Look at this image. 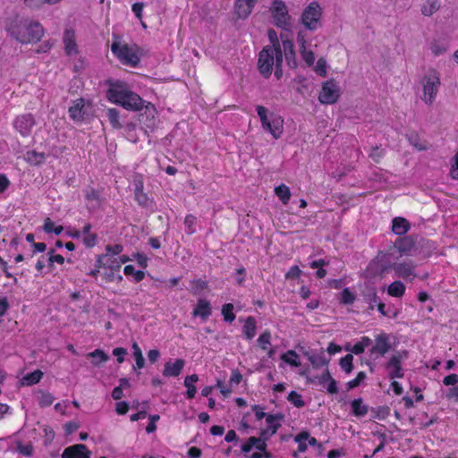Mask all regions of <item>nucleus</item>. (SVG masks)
I'll return each instance as SVG.
<instances>
[{
    "label": "nucleus",
    "instance_id": "obj_15",
    "mask_svg": "<svg viewBox=\"0 0 458 458\" xmlns=\"http://www.w3.org/2000/svg\"><path fill=\"white\" fill-rule=\"evenodd\" d=\"M185 366V360L177 359L174 363L168 361L164 365L163 375L165 377H178Z\"/></svg>",
    "mask_w": 458,
    "mask_h": 458
},
{
    "label": "nucleus",
    "instance_id": "obj_54",
    "mask_svg": "<svg viewBox=\"0 0 458 458\" xmlns=\"http://www.w3.org/2000/svg\"><path fill=\"white\" fill-rule=\"evenodd\" d=\"M280 38L282 39V44H283V48H284L283 55L292 54V53L295 52L293 42L292 40L284 38L283 34H281Z\"/></svg>",
    "mask_w": 458,
    "mask_h": 458
},
{
    "label": "nucleus",
    "instance_id": "obj_46",
    "mask_svg": "<svg viewBox=\"0 0 458 458\" xmlns=\"http://www.w3.org/2000/svg\"><path fill=\"white\" fill-rule=\"evenodd\" d=\"M302 59L305 61L308 66H311L315 62V55L313 51L307 50V48L299 49Z\"/></svg>",
    "mask_w": 458,
    "mask_h": 458
},
{
    "label": "nucleus",
    "instance_id": "obj_33",
    "mask_svg": "<svg viewBox=\"0 0 458 458\" xmlns=\"http://www.w3.org/2000/svg\"><path fill=\"white\" fill-rule=\"evenodd\" d=\"M88 356L92 358V364L97 367L108 360L107 354L100 349L89 352Z\"/></svg>",
    "mask_w": 458,
    "mask_h": 458
},
{
    "label": "nucleus",
    "instance_id": "obj_64",
    "mask_svg": "<svg viewBox=\"0 0 458 458\" xmlns=\"http://www.w3.org/2000/svg\"><path fill=\"white\" fill-rule=\"evenodd\" d=\"M97 239L98 236L96 233L88 234L84 237L83 242L87 247L91 248L96 245Z\"/></svg>",
    "mask_w": 458,
    "mask_h": 458
},
{
    "label": "nucleus",
    "instance_id": "obj_22",
    "mask_svg": "<svg viewBox=\"0 0 458 458\" xmlns=\"http://www.w3.org/2000/svg\"><path fill=\"white\" fill-rule=\"evenodd\" d=\"M410 229V223L403 217H395L393 219L392 230L397 235H403Z\"/></svg>",
    "mask_w": 458,
    "mask_h": 458
},
{
    "label": "nucleus",
    "instance_id": "obj_29",
    "mask_svg": "<svg viewBox=\"0 0 458 458\" xmlns=\"http://www.w3.org/2000/svg\"><path fill=\"white\" fill-rule=\"evenodd\" d=\"M198 380L199 376L197 374H192L185 377L184 386L187 387V398L192 399L195 396L197 389L193 384L198 382Z\"/></svg>",
    "mask_w": 458,
    "mask_h": 458
},
{
    "label": "nucleus",
    "instance_id": "obj_2",
    "mask_svg": "<svg viewBox=\"0 0 458 458\" xmlns=\"http://www.w3.org/2000/svg\"><path fill=\"white\" fill-rule=\"evenodd\" d=\"M6 30L10 36L21 44L38 42L44 35V29L38 21L18 15L9 19Z\"/></svg>",
    "mask_w": 458,
    "mask_h": 458
},
{
    "label": "nucleus",
    "instance_id": "obj_51",
    "mask_svg": "<svg viewBox=\"0 0 458 458\" xmlns=\"http://www.w3.org/2000/svg\"><path fill=\"white\" fill-rule=\"evenodd\" d=\"M269 439V436H267V429H261L260 431V442L256 445V448L259 451L265 452L267 449L266 442Z\"/></svg>",
    "mask_w": 458,
    "mask_h": 458
},
{
    "label": "nucleus",
    "instance_id": "obj_35",
    "mask_svg": "<svg viewBox=\"0 0 458 458\" xmlns=\"http://www.w3.org/2000/svg\"><path fill=\"white\" fill-rule=\"evenodd\" d=\"M106 115L108 117V120H109L110 123L112 124V126L114 129L122 128V124L119 122L120 113H119V111L117 109H115V108H109L107 110V112H106Z\"/></svg>",
    "mask_w": 458,
    "mask_h": 458
},
{
    "label": "nucleus",
    "instance_id": "obj_14",
    "mask_svg": "<svg viewBox=\"0 0 458 458\" xmlns=\"http://www.w3.org/2000/svg\"><path fill=\"white\" fill-rule=\"evenodd\" d=\"M257 0H235L234 9L237 17L246 19L254 7Z\"/></svg>",
    "mask_w": 458,
    "mask_h": 458
},
{
    "label": "nucleus",
    "instance_id": "obj_30",
    "mask_svg": "<svg viewBox=\"0 0 458 458\" xmlns=\"http://www.w3.org/2000/svg\"><path fill=\"white\" fill-rule=\"evenodd\" d=\"M305 355L308 356L309 360L310 361L312 366L316 369L325 366L329 362V360L325 357L323 352L321 354H311V355H310L308 352H306Z\"/></svg>",
    "mask_w": 458,
    "mask_h": 458
},
{
    "label": "nucleus",
    "instance_id": "obj_61",
    "mask_svg": "<svg viewBox=\"0 0 458 458\" xmlns=\"http://www.w3.org/2000/svg\"><path fill=\"white\" fill-rule=\"evenodd\" d=\"M129 403L125 401L118 402L115 405V411L120 415H124L129 411Z\"/></svg>",
    "mask_w": 458,
    "mask_h": 458
},
{
    "label": "nucleus",
    "instance_id": "obj_20",
    "mask_svg": "<svg viewBox=\"0 0 458 458\" xmlns=\"http://www.w3.org/2000/svg\"><path fill=\"white\" fill-rule=\"evenodd\" d=\"M394 248L402 254H408L414 248V242L409 236L400 237L396 239Z\"/></svg>",
    "mask_w": 458,
    "mask_h": 458
},
{
    "label": "nucleus",
    "instance_id": "obj_10",
    "mask_svg": "<svg viewBox=\"0 0 458 458\" xmlns=\"http://www.w3.org/2000/svg\"><path fill=\"white\" fill-rule=\"evenodd\" d=\"M36 121L31 114L19 115L13 122L15 130L22 136L28 137L31 133L32 128L35 126Z\"/></svg>",
    "mask_w": 458,
    "mask_h": 458
},
{
    "label": "nucleus",
    "instance_id": "obj_28",
    "mask_svg": "<svg viewBox=\"0 0 458 458\" xmlns=\"http://www.w3.org/2000/svg\"><path fill=\"white\" fill-rule=\"evenodd\" d=\"M43 377V372L40 369H36L35 371L25 375L21 382L22 386H32L40 381Z\"/></svg>",
    "mask_w": 458,
    "mask_h": 458
},
{
    "label": "nucleus",
    "instance_id": "obj_50",
    "mask_svg": "<svg viewBox=\"0 0 458 458\" xmlns=\"http://www.w3.org/2000/svg\"><path fill=\"white\" fill-rule=\"evenodd\" d=\"M341 301L344 304H352L355 301V294L349 288H344L341 293Z\"/></svg>",
    "mask_w": 458,
    "mask_h": 458
},
{
    "label": "nucleus",
    "instance_id": "obj_12",
    "mask_svg": "<svg viewBox=\"0 0 458 458\" xmlns=\"http://www.w3.org/2000/svg\"><path fill=\"white\" fill-rule=\"evenodd\" d=\"M390 349L391 344L389 342V335L386 333H381L376 336L375 344L370 349V354L384 356Z\"/></svg>",
    "mask_w": 458,
    "mask_h": 458
},
{
    "label": "nucleus",
    "instance_id": "obj_39",
    "mask_svg": "<svg viewBox=\"0 0 458 458\" xmlns=\"http://www.w3.org/2000/svg\"><path fill=\"white\" fill-rule=\"evenodd\" d=\"M287 400L297 408L305 406V402L302 400L301 395L296 391H291L288 394Z\"/></svg>",
    "mask_w": 458,
    "mask_h": 458
},
{
    "label": "nucleus",
    "instance_id": "obj_8",
    "mask_svg": "<svg viewBox=\"0 0 458 458\" xmlns=\"http://www.w3.org/2000/svg\"><path fill=\"white\" fill-rule=\"evenodd\" d=\"M275 51L276 50L274 47H263V49L259 52L258 67L259 72L265 78H268L272 73L273 65L275 63Z\"/></svg>",
    "mask_w": 458,
    "mask_h": 458
},
{
    "label": "nucleus",
    "instance_id": "obj_47",
    "mask_svg": "<svg viewBox=\"0 0 458 458\" xmlns=\"http://www.w3.org/2000/svg\"><path fill=\"white\" fill-rule=\"evenodd\" d=\"M208 288V283L203 280H195L191 282V292L193 294H200L201 291Z\"/></svg>",
    "mask_w": 458,
    "mask_h": 458
},
{
    "label": "nucleus",
    "instance_id": "obj_44",
    "mask_svg": "<svg viewBox=\"0 0 458 458\" xmlns=\"http://www.w3.org/2000/svg\"><path fill=\"white\" fill-rule=\"evenodd\" d=\"M38 394H40L38 403L41 407H47L53 403L55 398L50 393L39 391Z\"/></svg>",
    "mask_w": 458,
    "mask_h": 458
},
{
    "label": "nucleus",
    "instance_id": "obj_16",
    "mask_svg": "<svg viewBox=\"0 0 458 458\" xmlns=\"http://www.w3.org/2000/svg\"><path fill=\"white\" fill-rule=\"evenodd\" d=\"M135 184V199L138 204L143 208H148L151 206L152 201L149 199L148 195L143 192V182L141 180H134Z\"/></svg>",
    "mask_w": 458,
    "mask_h": 458
},
{
    "label": "nucleus",
    "instance_id": "obj_60",
    "mask_svg": "<svg viewBox=\"0 0 458 458\" xmlns=\"http://www.w3.org/2000/svg\"><path fill=\"white\" fill-rule=\"evenodd\" d=\"M81 427L80 422L78 421H69L64 425V431L66 435H71L73 432H75L77 429H79Z\"/></svg>",
    "mask_w": 458,
    "mask_h": 458
},
{
    "label": "nucleus",
    "instance_id": "obj_9",
    "mask_svg": "<svg viewBox=\"0 0 458 458\" xmlns=\"http://www.w3.org/2000/svg\"><path fill=\"white\" fill-rule=\"evenodd\" d=\"M340 97V89L334 80L323 83L318 100L322 104L332 105L337 102Z\"/></svg>",
    "mask_w": 458,
    "mask_h": 458
},
{
    "label": "nucleus",
    "instance_id": "obj_4",
    "mask_svg": "<svg viewBox=\"0 0 458 458\" xmlns=\"http://www.w3.org/2000/svg\"><path fill=\"white\" fill-rule=\"evenodd\" d=\"M323 10L317 1L311 2L302 12L301 22L306 30L315 31L322 27Z\"/></svg>",
    "mask_w": 458,
    "mask_h": 458
},
{
    "label": "nucleus",
    "instance_id": "obj_49",
    "mask_svg": "<svg viewBox=\"0 0 458 458\" xmlns=\"http://www.w3.org/2000/svg\"><path fill=\"white\" fill-rule=\"evenodd\" d=\"M256 109L262 127L266 126V124L271 120V116H267V109L263 106H258Z\"/></svg>",
    "mask_w": 458,
    "mask_h": 458
},
{
    "label": "nucleus",
    "instance_id": "obj_36",
    "mask_svg": "<svg viewBox=\"0 0 458 458\" xmlns=\"http://www.w3.org/2000/svg\"><path fill=\"white\" fill-rule=\"evenodd\" d=\"M281 359L285 361L286 363L294 366L299 367L301 365V362L298 361V354L295 351L290 350L286 353H284L281 356Z\"/></svg>",
    "mask_w": 458,
    "mask_h": 458
},
{
    "label": "nucleus",
    "instance_id": "obj_18",
    "mask_svg": "<svg viewBox=\"0 0 458 458\" xmlns=\"http://www.w3.org/2000/svg\"><path fill=\"white\" fill-rule=\"evenodd\" d=\"M64 43L67 55H71L77 53V45L73 30H65L64 34Z\"/></svg>",
    "mask_w": 458,
    "mask_h": 458
},
{
    "label": "nucleus",
    "instance_id": "obj_17",
    "mask_svg": "<svg viewBox=\"0 0 458 458\" xmlns=\"http://www.w3.org/2000/svg\"><path fill=\"white\" fill-rule=\"evenodd\" d=\"M270 116L271 120L263 128L268 131L275 139H278L283 131V120L273 114Z\"/></svg>",
    "mask_w": 458,
    "mask_h": 458
},
{
    "label": "nucleus",
    "instance_id": "obj_19",
    "mask_svg": "<svg viewBox=\"0 0 458 458\" xmlns=\"http://www.w3.org/2000/svg\"><path fill=\"white\" fill-rule=\"evenodd\" d=\"M364 301L369 305L370 310H374L375 305L379 301L376 288L369 284H365L362 291Z\"/></svg>",
    "mask_w": 458,
    "mask_h": 458
},
{
    "label": "nucleus",
    "instance_id": "obj_37",
    "mask_svg": "<svg viewBox=\"0 0 458 458\" xmlns=\"http://www.w3.org/2000/svg\"><path fill=\"white\" fill-rule=\"evenodd\" d=\"M123 272L126 276H133L136 282H140L145 276V273L143 271H135V268L132 265L125 266Z\"/></svg>",
    "mask_w": 458,
    "mask_h": 458
},
{
    "label": "nucleus",
    "instance_id": "obj_57",
    "mask_svg": "<svg viewBox=\"0 0 458 458\" xmlns=\"http://www.w3.org/2000/svg\"><path fill=\"white\" fill-rule=\"evenodd\" d=\"M17 451L24 456L30 457L33 454V446L30 444L22 445L19 442L17 445Z\"/></svg>",
    "mask_w": 458,
    "mask_h": 458
},
{
    "label": "nucleus",
    "instance_id": "obj_32",
    "mask_svg": "<svg viewBox=\"0 0 458 458\" xmlns=\"http://www.w3.org/2000/svg\"><path fill=\"white\" fill-rule=\"evenodd\" d=\"M405 285L401 281H394L388 286V294L394 297H401L404 294Z\"/></svg>",
    "mask_w": 458,
    "mask_h": 458
},
{
    "label": "nucleus",
    "instance_id": "obj_55",
    "mask_svg": "<svg viewBox=\"0 0 458 458\" xmlns=\"http://www.w3.org/2000/svg\"><path fill=\"white\" fill-rule=\"evenodd\" d=\"M315 72L320 76L327 75V62L323 57H320L315 66Z\"/></svg>",
    "mask_w": 458,
    "mask_h": 458
},
{
    "label": "nucleus",
    "instance_id": "obj_31",
    "mask_svg": "<svg viewBox=\"0 0 458 458\" xmlns=\"http://www.w3.org/2000/svg\"><path fill=\"white\" fill-rule=\"evenodd\" d=\"M440 8L437 0H428L421 7V13L425 16H430Z\"/></svg>",
    "mask_w": 458,
    "mask_h": 458
},
{
    "label": "nucleus",
    "instance_id": "obj_13",
    "mask_svg": "<svg viewBox=\"0 0 458 458\" xmlns=\"http://www.w3.org/2000/svg\"><path fill=\"white\" fill-rule=\"evenodd\" d=\"M69 115L73 121L81 122L87 115L85 107V99L82 98L72 101V105L69 107Z\"/></svg>",
    "mask_w": 458,
    "mask_h": 458
},
{
    "label": "nucleus",
    "instance_id": "obj_52",
    "mask_svg": "<svg viewBox=\"0 0 458 458\" xmlns=\"http://www.w3.org/2000/svg\"><path fill=\"white\" fill-rule=\"evenodd\" d=\"M197 221V217L193 215H187L184 219V225L187 226L188 234H192L195 233V229L193 228V225H195Z\"/></svg>",
    "mask_w": 458,
    "mask_h": 458
},
{
    "label": "nucleus",
    "instance_id": "obj_1",
    "mask_svg": "<svg viewBox=\"0 0 458 458\" xmlns=\"http://www.w3.org/2000/svg\"><path fill=\"white\" fill-rule=\"evenodd\" d=\"M110 88L106 91L107 98L121 105L127 110L140 111L145 107V112H148L151 115L156 112V108L150 103L144 106V100L136 93L129 90L126 85L121 81L112 83L108 81Z\"/></svg>",
    "mask_w": 458,
    "mask_h": 458
},
{
    "label": "nucleus",
    "instance_id": "obj_53",
    "mask_svg": "<svg viewBox=\"0 0 458 458\" xmlns=\"http://www.w3.org/2000/svg\"><path fill=\"white\" fill-rule=\"evenodd\" d=\"M106 267H108L112 271H119L121 267L118 263V259L114 257L107 256L106 259Z\"/></svg>",
    "mask_w": 458,
    "mask_h": 458
},
{
    "label": "nucleus",
    "instance_id": "obj_43",
    "mask_svg": "<svg viewBox=\"0 0 458 458\" xmlns=\"http://www.w3.org/2000/svg\"><path fill=\"white\" fill-rule=\"evenodd\" d=\"M233 305L232 303H226L222 308V314L224 316V319L226 322L232 323L235 319V315L233 312Z\"/></svg>",
    "mask_w": 458,
    "mask_h": 458
},
{
    "label": "nucleus",
    "instance_id": "obj_63",
    "mask_svg": "<svg viewBox=\"0 0 458 458\" xmlns=\"http://www.w3.org/2000/svg\"><path fill=\"white\" fill-rule=\"evenodd\" d=\"M284 56H285V60L287 62V64H288V66L290 68H292V69L297 68L298 63H297V60H296L295 52H293L292 54H285Z\"/></svg>",
    "mask_w": 458,
    "mask_h": 458
},
{
    "label": "nucleus",
    "instance_id": "obj_41",
    "mask_svg": "<svg viewBox=\"0 0 458 458\" xmlns=\"http://www.w3.org/2000/svg\"><path fill=\"white\" fill-rule=\"evenodd\" d=\"M370 411L374 413L373 418L378 420L386 419L390 413V408L388 406L371 408Z\"/></svg>",
    "mask_w": 458,
    "mask_h": 458
},
{
    "label": "nucleus",
    "instance_id": "obj_6",
    "mask_svg": "<svg viewBox=\"0 0 458 458\" xmlns=\"http://www.w3.org/2000/svg\"><path fill=\"white\" fill-rule=\"evenodd\" d=\"M111 50L124 64L135 67L140 63V57L136 51L126 44L121 45L119 42H114L111 46Z\"/></svg>",
    "mask_w": 458,
    "mask_h": 458
},
{
    "label": "nucleus",
    "instance_id": "obj_42",
    "mask_svg": "<svg viewBox=\"0 0 458 458\" xmlns=\"http://www.w3.org/2000/svg\"><path fill=\"white\" fill-rule=\"evenodd\" d=\"M132 349H133V356L136 360V365L139 369H142L145 365V360L143 358L141 350L139 347L137 343H133Z\"/></svg>",
    "mask_w": 458,
    "mask_h": 458
},
{
    "label": "nucleus",
    "instance_id": "obj_3",
    "mask_svg": "<svg viewBox=\"0 0 458 458\" xmlns=\"http://www.w3.org/2000/svg\"><path fill=\"white\" fill-rule=\"evenodd\" d=\"M391 256V254L377 255L375 266L377 267L376 269L380 274V276L385 275L389 271L390 268H392V267H394L396 274L403 279H407L411 276L412 278L416 276V274L413 272V264L406 262L399 264L392 263ZM370 266L372 267L374 264H371Z\"/></svg>",
    "mask_w": 458,
    "mask_h": 458
},
{
    "label": "nucleus",
    "instance_id": "obj_21",
    "mask_svg": "<svg viewBox=\"0 0 458 458\" xmlns=\"http://www.w3.org/2000/svg\"><path fill=\"white\" fill-rule=\"evenodd\" d=\"M210 314L211 307L209 302L204 299H199L193 310V316H199L202 319L206 320Z\"/></svg>",
    "mask_w": 458,
    "mask_h": 458
},
{
    "label": "nucleus",
    "instance_id": "obj_26",
    "mask_svg": "<svg viewBox=\"0 0 458 458\" xmlns=\"http://www.w3.org/2000/svg\"><path fill=\"white\" fill-rule=\"evenodd\" d=\"M85 198L86 199L91 203L92 208H98L101 205V197L100 193L93 188H89L85 190Z\"/></svg>",
    "mask_w": 458,
    "mask_h": 458
},
{
    "label": "nucleus",
    "instance_id": "obj_58",
    "mask_svg": "<svg viewBox=\"0 0 458 458\" xmlns=\"http://www.w3.org/2000/svg\"><path fill=\"white\" fill-rule=\"evenodd\" d=\"M266 421L270 425L269 429L271 430L270 435L273 436L276 433L277 429L281 427L280 423H274L276 421L274 415L267 414Z\"/></svg>",
    "mask_w": 458,
    "mask_h": 458
},
{
    "label": "nucleus",
    "instance_id": "obj_56",
    "mask_svg": "<svg viewBox=\"0 0 458 458\" xmlns=\"http://www.w3.org/2000/svg\"><path fill=\"white\" fill-rule=\"evenodd\" d=\"M123 250V245L121 244H114V245H107L106 247V255L114 257L115 255L120 254Z\"/></svg>",
    "mask_w": 458,
    "mask_h": 458
},
{
    "label": "nucleus",
    "instance_id": "obj_59",
    "mask_svg": "<svg viewBox=\"0 0 458 458\" xmlns=\"http://www.w3.org/2000/svg\"><path fill=\"white\" fill-rule=\"evenodd\" d=\"M270 338H271V335H270V332H268V331H265L258 338V343L263 350L267 349L266 344H270Z\"/></svg>",
    "mask_w": 458,
    "mask_h": 458
},
{
    "label": "nucleus",
    "instance_id": "obj_5",
    "mask_svg": "<svg viewBox=\"0 0 458 458\" xmlns=\"http://www.w3.org/2000/svg\"><path fill=\"white\" fill-rule=\"evenodd\" d=\"M424 98L426 104L431 105L437 94L440 79L436 70H430L422 79Z\"/></svg>",
    "mask_w": 458,
    "mask_h": 458
},
{
    "label": "nucleus",
    "instance_id": "obj_24",
    "mask_svg": "<svg viewBox=\"0 0 458 458\" xmlns=\"http://www.w3.org/2000/svg\"><path fill=\"white\" fill-rule=\"evenodd\" d=\"M256 330L257 325L255 318L251 316L248 317L245 320L244 326L242 327V331L246 339H252L256 335Z\"/></svg>",
    "mask_w": 458,
    "mask_h": 458
},
{
    "label": "nucleus",
    "instance_id": "obj_27",
    "mask_svg": "<svg viewBox=\"0 0 458 458\" xmlns=\"http://www.w3.org/2000/svg\"><path fill=\"white\" fill-rule=\"evenodd\" d=\"M46 159V155L44 152H37L35 150H30L25 155V160L32 165H38L42 164Z\"/></svg>",
    "mask_w": 458,
    "mask_h": 458
},
{
    "label": "nucleus",
    "instance_id": "obj_23",
    "mask_svg": "<svg viewBox=\"0 0 458 458\" xmlns=\"http://www.w3.org/2000/svg\"><path fill=\"white\" fill-rule=\"evenodd\" d=\"M352 412L356 417H362L369 411V406L363 403L362 398H357L351 402Z\"/></svg>",
    "mask_w": 458,
    "mask_h": 458
},
{
    "label": "nucleus",
    "instance_id": "obj_7",
    "mask_svg": "<svg viewBox=\"0 0 458 458\" xmlns=\"http://www.w3.org/2000/svg\"><path fill=\"white\" fill-rule=\"evenodd\" d=\"M271 11L274 22L277 27L287 30L291 26V16L284 2L274 0Z\"/></svg>",
    "mask_w": 458,
    "mask_h": 458
},
{
    "label": "nucleus",
    "instance_id": "obj_40",
    "mask_svg": "<svg viewBox=\"0 0 458 458\" xmlns=\"http://www.w3.org/2000/svg\"><path fill=\"white\" fill-rule=\"evenodd\" d=\"M61 0H24V3L27 6L30 8H40L42 5L47 4H55Z\"/></svg>",
    "mask_w": 458,
    "mask_h": 458
},
{
    "label": "nucleus",
    "instance_id": "obj_11",
    "mask_svg": "<svg viewBox=\"0 0 458 458\" xmlns=\"http://www.w3.org/2000/svg\"><path fill=\"white\" fill-rule=\"evenodd\" d=\"M91 452L83 444H76L66 447L62 458H90Z\"/></svg>",
    "mask_w": 458,
    "mask_h": 458
},
{
    "label": "nucleus",
    "instance_id": "obj_38",
    "mask_svg": "<svg viewBox=\"0 0 458 458\" xmlns=\"http://www.w3.org/2000/svg\"><path fill=\"white\" fill-rule=\"evenodd\" d=\"M352 360H353V356L352 354H346L344 357H343L341 360H340V366L341 368L347 373H351L353 369V364H352Z\"/></svg>",
    "mask_w": 458,
    "mask_h": 458
},
{
    "label": "nucleus",
    "instance_id": "obj_45",
    "mask_svg": "<svg viewBox=\"0 0 458 458\" xmlns=\"http://www.w3.org/2000/svg\"><path fill=\"white\" fill-rule=\"evenodd\" d=\"M366 378V373L363 371H360L358 373L356 377L348 383H346V390L350 391L360 385V383Z\"/></svg>",
    "mask_w": 458,
    "mask_h": 458
},
{
    "label": "nucleus",
    "instance_id": "obj_62",
    "mask_svg": "<svg viewBox=\"0 0 458 458\" xmlns=\"http://www.w3.org/2000/svg\"><path fill=\"white\" fill-rule=\"evenodd\" d=\"M301 270L298 266H293L290 270L285 274L286 279H295L300 276Z\"/></svg>",
    "mask_w": 458,
    "mask_h": 458
},
{
    "label": "nucleus",
    "instance_id": "obj_34",
    "mask_svg": "<svg viewBox=\"0 0 458 458\" xmlns=\"http://www.w3.org/2000/svg\"><path fill=\"white\" fill-rule=\"evenodd\" d=\"M276 196L280 199V200L286 204L291 197V191L288 186L284 184H280L275 189Z\"/></svg>",
    "mask_w": 458,
    "mask_h": 458
},
{
    "label": "nucleus",
    "instance_id": "obj_48",
    "mask_svg": "<svg viewBox=\"0 0 458 458\" xmlns=\"http://www.w3.org/2000/svg\"><path fill=\"white\" fill-rule=\"evenodd\" d=\"M267 36H268L269 41L271 43V46H266L265 47H274V48H276V50L277 48H281L279 38H278L277 33L275 30H273V29L268 30Z\"/></svg>",
    "mask_w": 458,
    "mask_h": 458
},
{
    "label": "nucleus",
    "instance_id": "obj_25",
    "mask_svg": "<svg viewBox=\"0 0 458 458\" xmlns=\"http://www.w3.org/2000/svg\"><path fill=\"white\" fill-rule=\"evenodd\" d=\"M408 351L395 352L386 364V369H390L391 368L402 367V360L408 358Z\"/></svg>",
    "mask_w": 458,
    "mask_h": 458
}]
</instances>
